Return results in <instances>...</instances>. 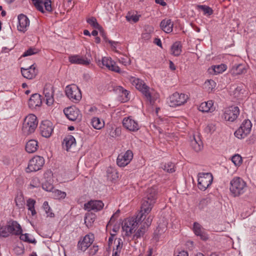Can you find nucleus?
Here are the masks:
<instances>
[{
  "label": "nucleus",
  "instance_id": "obj_1",
  "mask_svg": "<svg viewBox=\"0 0 256 256\" xmlns=\"http://www.w3.org/2000/svg\"><path fill=\"white\" fill-rule=\"evenodd\" d=\"M157 198V188L156 186L148 188L143 198L141 210L136 218H128L122 224V235L124 237L129 236L135 232L138 226L144 218L151 212Z\"/></svg>",
  "mask_w": 256,
  "mask_h": 256
},
{
  "label": "nucleus",
  "instance_id": "obj_2",
  "mask_svg": "<svg viewBox=\"0 0 256 256\" xmlns=\"http://www.w3.org/2000/svg\"><path fill=\"white\" fill-rule=\"evenodd\" d=\"M246 184L240 177H234L230 182V190L234 196L243 194L246 190Z\"/></svg>",
  "mask_w": 256,
  "mask_h": 256
},
{
  "label": "nucleus",
  "instance_id": "obj_3",
  "mask_svg": "<svg viewBox=\"0 0 256 256\" xmlns=\"http://www.w3.org/2000/svg\"><path fill=\"white\" fill-rule=\"evenodd\" d=\"M38 124L36 116L34 114H29L24 118L22 124V131L24 135L33 133Z\"/></svg>",
  "mask_w": 256,
  "mask_h": 256
},
{
  "label": "nucleus",
  "instance_id": "obj_4",
  "mask_svg": "<svg viewBox=\"0 0 256 256\" xmlns=\"http://www.w3.org/2000/svg\"><path fill=\"white\" fill-rule=\"evenodd\" d=\"M129 80L132 86L140 90L146 98L148 100L152 102V96L150 88L142 80L135 77L130 76Z\"/></svg>",
  "mask_w": 256,
  "mask_h": 256
},
{
  "label": "nucleus",
  "instance_id": "obj_5",
  "mask_svg": "<svg viewBox=\"0 0 256 256\" xmlns=\"http://www.w3.org/2000/svg\"><path fill=\"white\" fill-rule=\"evenodd\" d=\"M213 180V176L210 173H199L198 176V186L201 190H205L210 186Z\"/></svg>",
  "mask_w": 256,
  "mask_h": 256
},
{
  "label": "nucleus",
  "instance_id": "obj_6",
  "mask_svg": "<svg viewBox=\"0 0 256 256\" xmlns=\"http://www.w3.org/2000/svg\"><path fill=\"white\" fill-rule=\"evenodd\" d=\"M65 92L68 98L74 102H78L82 98L80 90L76 84L66 86Z\"/></svg>",
  "mask_w": 256,
  "mask_h": 256
},
{
  "label": "nucleus",
  "instance_id": "obj_7",
  "mask_svg": "<svg viewBox=\"0 0 256 256\" xmlns=\"http://www.w3.org/2000/svg\"><path fill=\"white\" fill-rule=\"evenodd\" d=\"M10 234L14 235L20 234V240H30L28 234H22V229L20 224L16 221H10L6 224Z\"/></svg>",
  "mask_w": 256,
  "mask_h": 256
},
{
  "label": "nucleus",
  "instance_id": "obj_8",
  "mask_svg": "<svg viewBox=\"0 0 256 256\" xmlns=\"http://www.w3.org/2000/svg\"><path fill=\"white\" fill-rule=\"evenodd\" d=\"M239 114V108L236 106H232L224 109L222 116L226 121L233 122Z\"/></svg>",
  "mask_w": 256,
  "mask_h": 256
},
{
  "label": "nucleus",
  "instance_id": "obj_9",
  "mask_svg": "<svg viewBox=\"0 0 256 256\" xmlns=\"http://www.w3.org/2000/svg\"><path fill=\"white\" fill-rule=\"evenodd\" d=\"M144 216L143 218H144ZM153 216L151 215L146 216L144 220L142 218L139 223L140 224V228L136 232L134 235V238H140L143 236L148 228L151 224Z\"/></svg>",
  "mask_w": 256,
  "mask_h": 256
},
{
  "label": "nucleus",
  "instance_id": "obj_10",
  "mask_svg": "<svg viewBox=\"0 0 256 256\" xmlns=\"http://www.w3.org/2000/svg\"><path fill=\"white\" fill-rule=\"evenodd\" d=\"M120 210H118L111 217L110 221L106 225V230H111L110 236L108 238V240H113L114 236L116 235V232L118 231L120 228V222H115L118 216Z\"/></svg>",
  "mask_w": 256,
  "mask_h": 256
},
{
  "label": "nucleus",
  "instance_id": "obj_11",
  "mask_svg": "<svg viewBox=\"0 0 256 256\" xmlns=\"http://www.w3.org/2000/svg\"><path fill=\"white\" fill-rule=\"evenodd\" d=\"M188 99V95L175 92L170 96L168 103L170 106L175 107L184 104L186 102Z\"/></svg>",
  "mask_w": 256,
  "mask_h": 256
},
{
  "label": "nucleus",
  "instance_id": "obj_12",
  "mask_svg": "<svg viewBox=\"0 0 256 256\" xmlns=\"http://www.w3.org/2000/svg\"><path fill=\"white\" fill-rule=\"evenodd\" d=\"M44 164V159L40 156L33 157L29 162L26 169L28 172H36L41 169Z\"/></svg>",
  "mask_w": 256,
  "mask_h": 256
},
{
  "label": "nucleus",
  "instance_id": "obj_13",
  "mask_svg": "<svg viewBox=\"0 0 256 256\" xmlns=\"http://www.w3.org/2000/svg\"><path fill=\"white\" fill-rule=\"evenodd\" d=\"M52 123L48 120L42 122L40 126V131L41 135L44 138H50L54 130Z\"/></svg>",
  "mask_w": 256,
  "mask_h": 256
},
{
  "label": "nucleus",
  "instance_id": "obj_14",
  "mask_svg": "<svg viewBox=\"0 0 256 256\" xmlns=\"http://www.w3.org/2000/svg\"><path fill=\"white\" fill-rule=\"evenodd\" d=\"M133 158V153L132 150H128L125 152L118 154L117 160V164L120 167H124L128 165Z\"/></svg>",
  "mask_w": 256,
  "mask_h": 256
},
{
  "label": "nucleus",
  "instance_id": "obj_15",
  "mask_svg": "<svg viewBox=\"0 0 256 256\" xmlns=\"http://www.w3.org/2000/svg\"><path fill=\"white\" fill-rule=\"evenodd\" d=\"M98 64L100 66H101V64H102V66H105L108 70L114 72H121L120 68L109 57L102 58L101 60L98 61Z\"/></svg>",
  "mask_w": 256,
  "mask_h": 256
},
{
  "label": "nucleus",
  "instance_id": "obj_16",
  "mask_svg": "<svg viewBox=\"0 0 256 256\" xmlns=\"http://www.w3.org/2000/svg\"><path fill=\"white\" fill-rule=\"evenodd\" d=\"M32 1L36 9L42 13L44 12L43 6H44L46 11L50 12L52 10L50 0H32Z\"/></svg>",
  "mask_w": 256,
  "mask_h": 256
},
{
  "label": "nucleus",
  "instance_id": "obj_17",
  "mask_svg": "<svg viewBox=\"0 0 256 256\" xmlns=\"http://www.w3.org/2000/svg\"><path fill=\"white\" fill-rule=\"evenodd\" d=\"M122 124L126 128L130 131L136 132L140 128V126L138 122L134 120L131 116L124 118Z\"/></svg>",
  "mask_w": 256,
  "mask_h": 256
},
{
  "label": "nucleus",
  "instance_id": "obj_18",
  "mask_svg": "<svg viewBox=\"0 0 256 256\" xmlns=\"http://www.w3.org/2000/svg\"><path fill=\"white\" fill-rule=\"evenodd\" d=\"M104 206L102 201L100 200H91L84 204V208L88 211L98 212L101 210Z\"/></svg>",
  "mask_w": 256,
  "mask_h": 256
},
{
  "label": "nucleus",
  "instance_id": "obj_19",
  "mask_svg": "<svg viewBox=\"0 0 256 256\" xmlns=\"http://www.w3.org/2000/svg\"><path fill=\"white\" fill-rule=\"evenodd\" d=\"M54 93L53 86L50 84H46L44 89V94L46 98V104L48 106L52 105L54 103Z\"/></svg>",
  "mask_w": 256,
  "mask_h": 256
},
{
  "label": "nucleus",
  "instance_id": "obj_20",
  "mask_svg": "<svg viewBox=\"0 0 256 256\" xmlns=\"http://www.w3.org/2000/svg\"><path fill=\"white\" fill-rule=\"evenodd\" d=\"M68 60L71 64L84 66L88 65L90 62V60L78 54L70 56Z\"/></svg>",
  "mask_w": 256,
  "mask_h": 256
},
{
  "label": "nucleus",
  "instance_id": "obj_21",
  "mask_svg": "<svg viewBox=\"0 0 256 256\" xmlns=\"http://www.w3.org/2000/svg\"><path fill=\"white\" fill-rule=\"evenodd\" d=\"M66 117L72 121L76 120L79 116V110L74 106H70L64 110Z\"/></svg>",
  "mask_w": 256,
  "mask_h": 256
},
{
  "label": "nucleus",
  "instance_id": "obj_22",
  "mask_svg": "<svg viewBox=\"0 0 256 256\" xmlns=\"http://www.w3.org/2000/svg\"><path fill=\"white\" fill-rule=\"evenodd\" d=\"M18 30L20 32H25L30 25L28 18L23 14H20L18 16Z\"/></svg>",
  "mask_w": 256,
  "mask_h": 256
},
{
  "label": "nucleus",
  "instance_id": "obj_23",
  "mask_svg": "<svg viewBox=\"0 0 256 256\" xmlns=\"http://www.w3.org/2000/svg\"><path fill=\"white\" fill-rule=\"evenodd\" d=\"M42 104L41 96L38 94H33L28 100V106L32 109H35L40 106Z\"/></svg>",
  "mask_w": 256,
  "mask_h": 256
},
{
  "label": "nucleus",
  "instance_id": "obj_24",
  "mask_svg": "<svg viewBox=\"0 0 256 256\" xmlns=\"http://www.w3.org/2000/svg\"><path fill=\"white\" fill-rule=\"evenodd\" d=\"M76 142L74 138L71 135L66 136L63 141V148L67 151H71L76 146Z\"/></svg>",
  "mask_w": 256,
  "mask_h": 256
},
{
  "label": "nucleus",
  "instance_id": "obj_25",
  "mask_svg": "<svg viewBox=\"0 0 256 256\" xmlns=\"http://www.w3.org/2000/svg\"><path fill=\"white\" fill-rule=\"evenodd\" d=\"M22 75L28 79L34 78L37 74V71L34 65H32L28 68H21Z\"/></svg>",
  "mask_w": 256,
  "mask_h": 256
},
{
  "label": "nucleus",
  "instance_id": "obj_26",
  "mask_svg": "<svg viewBox=\"0 0 256 256\" xmlns=\"http://www.w3.org/2000/svg\"><path fill=\"white\" fill-rule=\"evenodd\" d=\"M246 72V66L242 64L234 65L230 70V72L233 76H236L245 74Z\"/></svg>",
  "mask_w": 256,
  "mask_h": 256
},
{
  "label": "nucleus",
  "instance_id": "obj_27",
  "mask_svg": "<svg viewBox=\"0 0 256 256\" xmlns=\"http://www.w3.org/2000/svg\"><path fill=\"white\" fill-rule=\"evenodd\" d=\"M174 24L170 19H164L160 24L161 29L166 33H170L172 31Z\"/></svg>",
  "mask_w": 256,
  "mask_h": 256
},
{
  "label": "nucleus",
  "instance_id": "obj_28",
  "mask_svg": "<svg viewBox=\"0 0 256 256\" xmlns=\"http://www.w3.org/2000/svg\"><path fill=\"white\" fill-rule=\"evenodd\" d=\"M214 103L212 100H209L206 102H202L198 106V110L203 112H212L214 111Z\"/></svg>",
  "mask_w": 256,
  "mask_h": 256
},
{
  "label": "nucleus",
  "instance_id": "obj_29",
  "mask_svg": "<svg viewBox=\"0 0 256 256\" xmlns=\"http://www.w3.org/2000/svg\"><path fill=\"white\" fill-rule=\"evenodd\" d=\"M190 144L196 152L200 151L202 148V142L198 136H194L193 139L191 140Z\"/></svg>",
  "mask_w": 256,
  "mask_h": 256
},
{
  "label": "nucleus",
  "instance_id": "obj_30",
  "mask_svg": "<svg viewBox=\"0 0 256 256\" xmlns=\"http://www.w3.org/2000/svg\"><path fill=\"white\" fill-rule=\"evenodd\" d=\"M38 142L34 140H30L26 145V150L28 153H33L38 148Z\"/></svg>",
  "mask_w": 256,
  "mask_h": 256
},
{
  "label": "nucleus",
  "instance_id": "obj_31",
  "mask_svg": "<svg viewBox=\"0 0 256 256\" xmlns=\"http://www.w3.org/2000/svg\"><path fill=\"white\" fill-rule=\"evenodd\" d=\"M193 230L194 233L196 235L200 236V238L202 240H206L208 238L205 236V234L202 231V226L198 222H195L194 224Z\"/></svg>",
  "mask_w": 256,
  "mask_h": 256
},
{
  "label": "nucleus",
  "instance_id": "obj_32",
  "mask_svg": "<svg viewBox=\"0 0 256 256\" xmlns=\"http://www.w3.org/2000/svg\"><path fill=\"white\" fill-rule=\"evenodd\" d=\"M182 52V46L180 42H174L171 46L170 53L174 56H178Z\"/></svg>",
  "mask_w": 256,
  "mask_h": 256
},
{
  "label": "nucleus",
  "instance_id": "obj_33",
  "mask_svg": "<svg viewBox=\"0 0 256 256\" xmlns=\"http://www.w3.org/2000/svg\"><path fill=\"white\" fill-rule=\"evenodd\" d=\"M90 123L92 127L96 130H100L104 126V121L100 120L97 117L93 118L91 120Z\"/></svg>",
  "mask_w": 256,
  "mask_h": 256
},
{
  "label": "nucleus",
  "instance_id": "obj_34",
  "mask_svg": "<svg viewBox=\"0 0 256 256\" xmlns=\"http://www.w3.org/2000/svg\"><path fill=\"white\" fill-rule=\"evenodd\" d=\"M106 174L108 178L110 180H115L118 178V174L116 170L112 167L108 168Z\"/></svg>",
  "mask_w": 256,
  "mask_h": 256
},
{
  "label": "nucleus",
  "instance_id": "obj_35",
  "mask_svg": "<svg viewBox=\"0 0 256 256\" xmlns=\"http://www.w3.org/2000/svg\"><path fill=\"white\" fill-rule=\"evenodd\" d=\"M212 70L214 74H218L224 72L226 70V66L224 64L213 66H212Z\"/></svg>",
  "mask_w": 256,
  "mask_h": 256
},
{
  "label": "nucleus",
  "instance_id": "obj_36",
  "mask_svg": "<svg viewBox=\"0 0 256 256\" xmlns=\"http://www.w3.org/2000/svg\"><path fill=\"white\" fill-rule=\"evenodd\" d=\"M86 22L93 28L98 30L100 32L102 31V28L98 24L95 18L91 17L89 18H88Z\"/></svg>",
  "mask_w": 256,
  "mask_h": 256
},
{
  "label": "nucleus",
  "instance_id": "obj_37",
  "mask_svg": "<svg viewBox=\"0 0 256 256\" xmlns=\"http://www.w3.org/2000/svg\"><path fill=\"white\" fill-rule=\"evenodd\" d=\"M216 85V84L214 80H209L206 81L204 86L206 90L210 92L215 88Z\"/></svg>",
  "mask_w": 256,
  "mask_h": 256
},
{
  "label": "nucleus",
  "instance_id": "obj_38",
  "mask_svg": "<svg viewBox=\"0 0 256 256\" xmlns=\"http://www.w3.org/2000/svg\"><path fill=\"white\" fill-rule=\"evenodd\" d=\"M36 201L32 198H28L26 201V206L28 210L31 212L32 215L34 216L36 214L34 209Z\"/></svg>",
  "mask_w": 256,
  "mask_h": 256
},
{
  "label": "nucleus",
  "instance_id": "obj_39",
  "mask_svg": "<svg viewBox=\"0 0 256 256\" xmlns=\"http://www.w3.org/2000/svg\"><path fill=\"white\" fill-rule=\"evenodd\" d=\"M66 193L58 190H54L52 191V196L56 199H64L66 196Z\"/></svg>",
  "mask_w": 256,
  "mask_h": 256
},
{
  "label": "nucleus",
  "instance_id": "obj_40",
  "mask_svg": "<svg viewBox=\"0 0 256 256\" xmlns=\"http://www.w3.org/2000/svg\"><path fill=\"white\" fill-rule=\"evenodd\" d=\"M252 124L251 122L249 120H245L243 121L240 126L246 132L250 134L251 131Z\"/></svg>",
  "mask_w": 256,
  "mask_h": 256
},
{
  "label": "nucleus",
  "instance_id": "obj_41",
  "mask_svg": "<svg viewBox=\"0 0 256 256\" xmlns=\"http://www.w3.org/2000/svg\"><path fill=\"white\" fill-rule=\"evenodd\" d=\"M15 202L18 208H22L24 205V200L22 194L17 195L15 198Z\"/></svg>",
  "mask_w": 256,
  "mask_h": 256
},
{
  "label": "nucleus",
  "instance_id": "obj_42",
  "mask_svg": "<svg viewBox=\"0 0 256 256\" xmlns=\"http://www.w3.org/2000/svg\"><path fill=\"white\" fill-rule=\"evenodd\" d=\"M90 241H78V248L82 251H85L91 244Z\"/></svg>",
  "mask_w": 256,
  "mask_h": 256
},
{
  "label": "nucleus",
  "instance_id": "obj_43",
  "mask_svg": "<svg viewBox=\"0 0 256 256\" xmlns=\"http://www.w3.org/2000/svg\"><path fill=\"white\" fill-rule=\"evenodd\" d=\"M95 220V216L93 214H86L84 218V223L87 227H90Z\"/></svg>",
  "mask_w": 256,
  "mask_h": 256
},
{
  "label": "nucleus",
  "instance_id": "obj_44",
  "mask_svg": "<svg viewBox=\"0 0 256 256\" xmlns=\"http://www.w3.org/2000/svg\"><path fill=\"white\" fill-rule=\"evenodd\" d=\"M165 230V227L161 228L160 226H158L154 232V238L155 239L162 238L163 236H162L163 235Z\"/></svg>",
  "mask_w": 256,
  "mask_h": 256
},
{
  "label": "nucleus",
  "instance_id": "obj_45",
  "mask_svg": "<svg viewBox=\"0 0 256 256\" xmlns=\"http://www.w3.org/2000/svg\"><path fill=\"white\" fill-rule=\"evenodd\" d=\"M197 8L202 10L204 15L210 16L213 14V10L208 6L206 5H198Z\"/></svg>",
  "mask_w": 256,
  "mask_h": 256
},
{
  "label": "nucleus",
  "instance_id": "obj_46",
  "mask_svg": "<svg viewBox=\"0 0 256 256\" xmlns=\"http://www.w3.org/2000/svg\"><path fill=\"white\" fill-rule=\"evenodd\" d=\"M249 134L248 132H246L242 128H239L234 132L235 136L239 139L244 138Z\"/></svg>",
  "mask_w": 256,
  "mask_h": 256
},
{
  "label": "nucleus",
  "instance_id": "obj_47",
  "mask_svg": "<svg viewBox=\"0 0 256 256\" xmlns=\"http://www.w3.org/2000/svg\"><path fill=\"white\" fill-rule=\"evenodd\" d=\"M42 207L48 216L52 218L54 216V214L52 212V210L48 206V202H44L43 204Z\"/></svg>",
  "mask_w": 256,
  "mask_h": 256
},
{
  "label": "nucleus",
  "instance_id": "obj_48",
  "mask_svg": "<svg viewBox=\"0 0 256 256\" xmlns=\"http://www.w3.org/2000/svg\"><path fill=\"white\" fill-rule=\"evenodd\" d=\"M10 234V233L6 225L0 228V237L6 238Z\"/></svg>",
  "mask_w": 256,
  "mask_h": 256
},
{
  "label": "nucleus",
  "instance_id": "obj_49",
  "mask_svg": "<svg viewBox=\"0 0 256 256\" xmlns=\"http://www.w3.org/2000/svg\"><path fill=\"white\" fill-rule=\"evenodd\" d=\"M242 158L240 155L234 154L232 158V161L236 166H239L242 162Z\"/></svg>",
  "mask_w": 256,
  "mask_h": 256
},
{
  "label": "nucleus",
  "instance_id": "obj_50",
  "mask_svg": "<svg viewBox=\"0 0 256 256\" xmlns=\"http://www.w3.org/2000/svg\"><path fill=\"white\" fill-rule=\"evenodd\" d=\"M163 169L167 172H173L175 171L174 164L168 162L164 164Z\"/></svg>",
  "mask_w": 256,
  "mask_h": 256
},
{
  "label": "nucleus",
  "instance_id": "obj_51",
  "mask_svg": "<svg viewBox=\"0 0 256 256\" xmlns=\"http://www.w3.org/2000/svg\"><path fill=\"white\" fill-rule=\"evenodd\" d=\"M38 50L30 48H28L27 50H26L22 55V56H31L34 54H36L38 52Z\"/></svg>",
  "mask_w": 256,
  "mask_h": 256
},
{
  "label": "nucleus",
  "instance_id": "obj_52",
  "mask_svg": "<svg viewBox=\"0 0 256 256\" xmlns=\"http://www.w3.org/2000/svg\"><path fill=\"white\" fill-rule=\"evenodd\" d=\"M216 130V124L213 123L208 124L205 128V131L207 133L212 134Z\"/></svg>",
  "mask_w": 256,
  "mask_h": 256
},
{
  "label": "nucleus",
  "instance_id": "obj_53",
  "mask_svg": "<svg viewBox=\"0 0 256 256\" xmlns=\"http://www.w3.org/2000/svg\"><path fill=\"white\" fill-rule=\"evenodd\" d=\"M118 60L120 63L124 66H126L130 64V59L127 56H120L118 58Z\"/></svg>",
  "mask_w": 256,
  "mask_h": 256
},
{
  "label": "nucleus",
  "instance_id": "obj_54",
  "mask_svg": "<svg viewBox=\"0 0 256 256\" xmlns=\"http://www.w3.org/2000/svg\"><path fill=\"white\" fill-rule=\"evenodd\" d=\"M42 188L48 192H52L54 189L53 185L48 182L44 183L42 185Z\"/></svg>",
  "mask_w": 256,
  "mask_h": 256
},
{
  "label": "nucleus",
  "instance_id": "obj_55",
  "mask_svg": "<svg viewBox=\"0 0 256 256\" xmlns=\"http://www.w3.org/2000/svg\"><path fill=\"white\" fill-rule=\"evenodd\" d=\"M139 18L140 16L137 15L127 16H126L128 21L133 22H137L139 20Z\"/></svg>",
  "mask_w": 256,
  "mask_h": 256
},
{
  "label": "nucleus",
  "instance_id": "obj_56",
  "mask_svg": "<svg viewBox=\"0 0 256 256\" xmlns=\"http://www.w3.org/2000/svg\"><path fill=\"white\" fill-rule=\"evenodd\" d=\"M116 90L120 92H122L126 98H128V96L129 94L127 90L124 89L122 86H118Z\"/></svg>",
  "mask_w": 256,
  "mask_h": 256
},
{
  "label": "nucleus",
  "instance_id": "obj_57",
  "mask_svg": "<svg viewBox=\"0 0 256 256\" xmlns=\"http://www.w3.org/2000/svg\"><path fill=\"white\" fill-rule=\"evenodd\" d=\"M17 254H20L24 253V250L22 246H16L14 249Z\"/></svg>",
  "mask_w": 256,
  "mask_h": 256
},
{
  "label": "nucleus",
  "instance_id": "obj_58",
  "mask_svg": "<svg viewBox=\"0 0 256 256\" xmlns=\"http://www.w3.org/2000/svg\"><path fill=\"white\" fill-rule=\"evenodd\" d=\"M94 234L90 232L84 237L83 240H94Z\"/></svg>",
  "mask_w": 256,
  "mask_h": 256
},
{
  "label": "nucleus",
  "instance_id": "obj_59",
  "mask_svg": "<svg viewBox=\"0 0 256 256\" xmlns=\"http://www.w3.org/2000/svg\"><path fill=\"white\" fill-rule=\"evenodd\" d=\"M39 184L40 183L38 182V179L34 178L32 180V182L30 183V186L32 188H35L38 186H39Z\"/></svg>",
  "mask_w": 256,
  "mask_h": 256
},
{
  "label": "nucleus",
  "instance_id": "obj_60",
  "mask_svg": "<svg viewBox=\"0 0 256 256\" xmlns=\"http://www.w3.org/2000/svg\"><path fill=\"white\" fill-rule=\"evenodd\" d=\"M97 111V108L95 106H92L88 110V112L92 114H96Z\"/></svg>",
  "mask_w": 256,
  "mask_h": 256
},
{
  "label": "nucleus",
  "instance_id": "obj_61",
  "mask_svg": "<svg viewBox=\"0 0 256 256\" xmlns=\"http://www.w3.org/2000/svg\"><path fill=\"white\" fill-rule=\"evenodd\" d=\"M208 200L206 198L202 199L200 201V205L203 207L204 206L208 204Z\"/></svg>",
  "mask_w": 256,
  "mask_h": 256
},
{
  "label": "nucleus",
  "instance_id": "obj_62",
  "mask_svg": "<svg viewBox=\"0 0 256 256\" xmlns=\"http://www.w3.org/2000/svg\"><path fill=\"white\" fill-rule=\"evenodd\" d=\"M155 2L156 4H160L162 6H165L166 4L164 0H155Z\"/></svg>",
  "mask_w": 256,
  "mask_h": 256
},
{
  "label": "nucleus",
  "instance_id": "obj_63",
  "mask_svg": "<svg viewBox=\"0 0 256 256\" xmlns=\"http://www.w3.org/2000/svg\"><path fill=\"white\" fill-rule=\"evenodd\" d=\"M177 256H188V254L186 251L182 250L181 252H179Z\"/></svg>",
  "mask_w": 256,
  "mask_h": 256
},
{
  "label": "nucleus",
  "instance_id": "obj_64",
  "mask_svg": "<svg viewBox=\"0 0 256 256\" xmlns=\"http://www.w3.org/2000/svg\"><path fill=\"white\" fill-rule=\"evenodd\" d=\"M170 68L172 70H176V66L172 61H170Z\"/></svg>",
  "mask_w": 256,
  "mask_h": 256
}]
</instances>
